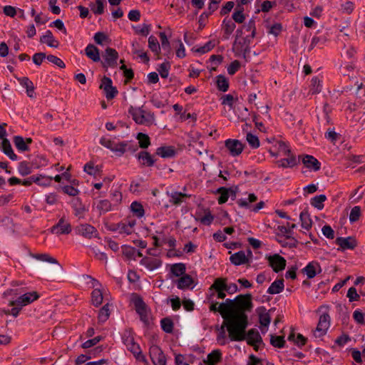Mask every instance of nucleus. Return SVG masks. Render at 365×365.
<instances>
[{"label":"nucleus","mask_w":365,"mask_h":365,"mask_svg":"<svg viewBox=\"0 0 365 365\" xmlns=\"http://www.w3.org/2000/svg\"><path fill=\"white\" fill-rule=\"evenodd\" d=\"M162 329L166 333H171L173 330V322L169 318H163L160 321Z\"/></svg>","instance_id":"obj_56"},{"label":"nucleus","mask_w":365,"mask_h":365,"mask_svg":"<svg viewBox=\"0 0 365 365\" xmlns=\"http://www.w3.org/2000/svg\"><path fill=\"white\" fill-rule=\"evenodd\" d=\"M239 290L237 285L235 283L229 282L227 278L217 277L215 279L207 293V299L210 303V310L214 312H219L227 327V319L230 317L229 309L222 307L223 302L219 304L216 299H223L226 297V293L233 294Z\"/></svg>","instance_id":"obj_2"},{"label":"nucleus","mask_w":365,"mask_h":365,"mask_svg":"<svg viewBox=\"0 0 365 365\" xmlns=\"http://www.w3.org/2000/svg\"><path fill=\"white\" fill-rule=\"evenodd\" d=\"M40 42L46 43L48 46L51 48H57L59 45L58 41L54 38L50 30L46 31L44 34L40 38Z\"/></svg>","instance_id":"obj_31"},{"label":"nucleus","mask_w":365,"mask_h":365,"mask_svg":"<svg viewBox=\"0 0 365 365\" xmlns=\"http://www.w3.org/2000/svg\"><path fill=\"white\" fill-rule=\"evenodd\" d=\"M51 232L57 235L68 234L71 232V226L64 217H62L59 220L58 222L52 227Z\"/></svg>","instance_id":"obj_21"},{"label":"nucleus","mask_w":365,"mask_h":365,"mask_svg":"<svg viewBox=\"0 0 365 365\" xmlns=\"http://www.w3.org/2000/svg\"><path fill=\"white\" fill-rule=\"evenodd\" d=\"M1 150L11 160H17L18 157L14 153L11 145L8 139H3L0 145Z\"/></svg>","instance_id":"obj_32"},{"label":"nucleus","mask_w":365,"mask_h":365,"mask_svg":"<svg viewBox=\"0 0 365 365\" xmlns=\"http://www.w3.org/2000/svg\"><path fill=\"white\" fill-rule=\"evenodd\" d=\"M336 242L343 250H353L356 246V242L355 239L351 237H338L336 240Z\"/></svg>","instance_id":"obj_29"},{"label":"nucleus","mask_w":365,"mask_h":365,"mask_svg":"<svg viewBox=\"0 0 365 365\" xmlns=\"http://www.w3.org/2000/svg\"><path fill=\"white\" fill-rule=\"evenodd\" d=\"M222 360V352L215 349L207 354V358L200 365H217Z\"/></svg>","instance_id":"obj_25"},{"label":"nucleus","mask_w":365,"mask_h":365,"mask_svg":"<svg viewBox=\"0 0 365 365\" xmlns=\"http://www.w3.org/2000/svg\"><path fill=\"white\" fill-rule=\"evenodd\" d=\"M186 267L185 264L183 263H175L173 264L170 267V272L175 277H182L185 272Z\"/></svg>","instance_id":"obj_44"},{"label":"nucleus","mask_w":365,"mask_h":365,"mask_svg":"<svg viewBox=\"0 0 365 365\" xmlns=\"http://www.w3.org/2000/svg\"><path fill=\"white\" fill-rule=\"evenodd\" d=\"M217 88L222 92H226L229 88L228 79L223 75H218L215 81Z\"/></svg>","instance_id":"obj_42"},{"label":"nucleus","mask_w":365,"mask_h":365,"mask_svg":"<svg viewBox=\"0 0 365 365\" xmlns=\"http://www.w3.org/2000/svg\"><path fill=\"white\" fill-rule=\"evenodd\" d=\"M284 284L282 279L274 281L267 289V293L269 294H277L282 292L284 289Z\"/></svg>","instance_id":"obj_36"},{"label":"nucleus","mask_w":365,"mask_h":365,"mask_svg":"<svg viewBox=\"0 0 365 365\" xmlns=\"http://www.w3.org/2000/svg\"><path fill=\"white\" fill-rule=\"evenodd\" d=\"M148 47L156 55L160 52V46L156 37L150 36L148 38Z\"/></svg>","instance_id":"obj_50"},{"label":"nucleus","mask_w":365,"mask_h":365,"mask_svg":"<svg viewBox=\"0 0 365 365\" xmlns=\"http://www.w3.org/2000/svg\"><path fill=\"white\" fill-rule=\"evenodd\" d=\"M110 316L109 304L107 303L105 304L99 311L98 313V321L101 323L105 322Z\"/></svg>","instance_id":"obj_52"},{"label":"nucleus","mask_w":365,"mask_h":365,"mask_svg":"<svg viewBox=\"0 0 365 365\" xmlns=\"http://www.w3.org/2000/svg\"><path fill=\"white\" fill-rule=\"evenodd\" d=\"M140 264L149 271H153L162 266V261L158 257H144L140 261Z\"/></svg>","instance_id":"obj_16"},{"label":"nucleus","mask_w":365,"mask_h":365,"mask_svg":"<svg viewBox=\"0 0 365 365\" xmlns=\"http://www.w3.org/2000/svg\"><path fill=\"white\" fill-rule=\"evenodd\" d=\"M111 203L108 200H101L97 202L96 209L100 215L105 214L111 210Z\"/></svg>","instance_id":"obj_40"},{"label":"nucleus","mask_w":365,"mask_h":365,"mask_svg":"<svg viewBox=\"0 0 365 365\" xmlns=\"http://www.w3.org/2000/svg\"><path fill=\"white\" fill-rule=\"evenodd\" d=\"M131 52L133 55H136L145 63L149 61V57L148 56L147 53L144 51L143 45L140 43L139 41H133L131 43Z\"/></svg>","instance_id":"obj_19"},{"label":"nucleus","mask_w":365,"mask_h":365,"mask_svg":"<svg viewBox=\"0 0 365 365\" xmlns=\"http://www.w3.org/2000/svg\"><path fill=\"white\" fill-rule=\"evenodd\" d=\"M246 140L249 145L252 148H257L259 147L260 143L258 137L251 133H247Z\"/></svg>","instance_id":"obj_54"},{"label":"nucleus","mask_w":365,"mask_h":365,"mask_svg":"<svg viewBox=\"0 0 365 365\" xmlns=\"http://www.w3.org/2000/svg\"><path fill=\"white\" fill-rule=\"evenodd\" d=\"M222 29L224 32L223 38L228 39L236 28L235 23L231 19L225 18L222 22Z\"/></svg>","instance_id":"obj_30"},{"label":"nucleus","mask_w":365,"mask_h":365,"mask_svg":"<svg viewBox=\"0 0 365 365\" xmlns=\"http://www.w3.org/2000/svg\"><path fill=\"white\" fill-rule=\"evenodd\" d=\"M245 30L247 32H250V35H247L245 37V42H247L250 43V40L253 38L255 36L256 34V29H255V21L253 19H250L248 23L245 24L242 26V29H238L236 31V38H240L241 35L242 34V31Z\"/></svg>","instance_id":"obj_15"},{"label":"nucleus","mask_w":365,"mask_h":365,"mask_svg":"<svg viewBox=\"0 0 365 365\" xmlns=\"http://www.w3.org/2000/svg\"><path fill=\"white\" fill-rule=\"evenodd\" d=\"M225 147L232 156H238L244 149L243 144L236 139H227L225 140Z\"/></svg>","instance_id":"obj_13"},{"label":"nucleus","mask_w":365,"mask_h":365,"mask_svg":"<svg viewBox=\"0 0 365 365\" xmlns=\"http://www.w3.org/2000/svg\"><path fill=\"white\" fill-rule=\"evenodd\" d=\"M229 309L230 317L227 319L228 328L230 327L232 334L235 331H242L245 326L248 325L247 316L245 311L250 310L252 307L251 294L238 295L234 299H227L222 304ZM236 331V334H240Z\"/></svg>","instance_id":"obj_1"},{"label":"nucleus","mask_w":365,"mask_h":365,"mask_svg":"<svg viewBox=\"0 0 365 365\" xmlns=\"http://www.w3.org/2000/svg\"><path fill=\"white\" fill-rule=\"evenodd\" d=\"M151 30V25L148 24H143L135 28V31L138 34L147 36Z\"/></svg>","instance_id":"obj_64"},{"label":"nucleus","mask_w":365,"mask_h":365,"mask_svg":"<svg viewBox=\"0 0 365 365\" xmlns=\"http://www.w3.org/2000/svg\"><path fill=\"white\" fill-rule=\"evenodd\" d=\"M167 195L169 197L170 203L175 206L180 205L187 198L190 197V195L186 193L178 191H172L170 192H168Z\"/></svg>","instance_id":"obj_20"},{"label":"nucleus","mask_w":365,"mask_h":365,"mask_svg":"<svg viewBox=\"0 0 365 365\" xmlns=\"http://www.w3.org/2000/svg\"><path fill=\"white\" fill-rule=\"evenodd\" d=\"M85 53L94 62L100 61V53L98 48L93 44H88L85 48Z\"/></svg>","instance_id":"obj_34"},{"label":"nucleus","mask_w":365,"mask_h":365,"mask_svg":"<svg viewBox=\"0 0 365 365\" xmlns=\"http://www.w3.org/2000/svg\"><path fill=\"white\" fill-rule=\"evenodd\" d=\"M138 159L140 163L144 166L151 167L155 163V160L151 155L146 151H141L138 154Z\"/></svg>","instance_id":"obj_37"},{"label":"nucleus","mask_w":365,"mask_h":365,"mask_svg":"<svg viewBox=\"0 0 365 365\" xmlns=\"http://www.w3.org/2000/svg\"><path fill=\"white\" fill-rule=\"evenodd\" d=\"M279 150L280 153L287 156V158L281 159L277 162L279 168H293L297 164L296 158L290 154V150L284 143H279Z\"/></svg>","instance_id":"obj_7"},{"label":"nucleus","mask_w":365,"mask_h":365,"mask_svg":"<svg viewBox=\"0 0 365 365\" xmlns=\"http://www.w3.org/2000/svg\"><path fill=\"white\" fill-rule=\"evenodd\" d=\"M322 90V81L317 76H314L312 78L310 85V93L312 94H317L321 92Z\"/></svg>","instance_id":"obj_48"},{"label":"nucleus","mask_w":365,"mask_h":365,"mask_svg":"<svg viewBox=\"0 0 365 365\" xmlns=\"http://www.w3.org/2000/svg\"><path fill=\"white\" fill-rule=\"evenodd\" d=\"M33 257H34L37 260H40L42 262H49L51 264H57L58 263L57 260L55 258L52 257L51 256H50L48 254H46V253L34 255Z\"/></svg>","instance_id":"obj_58"},{"label":"nucleus","mask_w":365,"mask_h":365,"mask_svg":"<svg viewBox=\"0 0 365 365\" xmlns=\"http://www.w3.org/2000/svg\"><path fill=\"white\" fill-rule=\"evenodd\" d=\"M330 326V317L328 314L320 316L317 327L314 332L316 337H320L326 334Z\"/></svg>","instance_id":"obj_12"},{"label":"nucleus","mask_w":365,"mask_h":365,"mask_svg":"<svg viewBox=\"0 0 365 365\" xmlns=\"http://www.w3.org/2000/svg\"><path fill=\"white\" fill-rule=\"evenodd\" d=\"M297 227L296 224L287 223V226H278L277 230L280 232L282 236H285L286 239L294 238L292 235L293 234V230Z\"/></svg>","instance_id":"obj_38"},{"label":"nucleus","mask_w":365,"mask_h":365,"mask_svg":"<svg viewBox=\"0 0 365 365\" xmlns=\"http://www.w3.org/2000/svg\"><path fill=\"white\" fill-rule=\"evenodd\" d=\"M177 287L180 289H192L195 283L192 277L184 274L176 281Z\"/></svg>","instance_id":"obj_22"},{"label":"nucleus","mask_w":365,"mask_h":365,"mask_svg":"<svg viewBox=\"0 0 365 365\" xmlns=\"http://www.w3.org/2000/svg\"><path fill=\"white\" fill-rule=\"evenodd\" d=\"M86 277L88 279H91L92 280V286L93 287H96L93 289V291L91 293V301H92V304L94 306L98 307L102 304L103 299L102 291L99 288L97 287L98 285H101V284L98 282V281H97L94 278L91 277V276L87 275Z\"/></svg>","instance_id":"obj_14"},{"label":"nucleus","mask_w":365,"mask_h":365,"mask_svg":"<svg viewBox=\"0 0 365 365\" xmlns=\"http://www.w3.org/2000/svg\"><path fill=\"white\" fill-rule=\"evenodd\" d=\"M270 344L274 347L283 348L285 344L284 336L271 335Z\"/></svg>","instance_id":"obj_55"},{"label":"nucleus","mask_w":365,"mask_h":365,"mask_svg":"<svg viewBox=\"0 0 365 365\" xmlns=\"http://www.w3.org/2000/svg\"><path fill=\"white\" fill-rule=\"evenodd\" d=\"M83 170L87 174L94 177L100 175L101 173V167L98 165H95V164L91 161L87 163L84 165Z\"/></svg>","instance_id":"obj_41"},{"label":"nucleus","mask_w":365,"mask_h":365,"mask_svg":"<svg viewBox=\"0 0 365 365\" xmlns=\"http://www.w3.org/2000/svg\"><path fill=\"white\" fill-rule=\"evenodd\" d=\"M128 113L132 116L133 120L138 124L149 125L155 120L154 115L143 110V107L130 106Z\"/></svg>","instance_id":"obj_5"},{"label":"nucleus","mask_w":365,"mask_h":365,"mask_svg":"<svg viewBox=\"0 0 365 365\" xmlns=\"http://www.w3.org/2000/svg\"><path fill=\"white\" fill-rule=\"evenodd\" d=\"M269 265L272 267L275 272H278L284 269L286 266V260L282 256L275 254L268 257Z\"/></svg>","instance_id":"obj_18"},{"label":"nucleus","mask_w":365,"mask_h":365,"mask_svg":"<svg viewBox=\"0 0 365 365\" xmlns=\"http://www.w3.org/2000/svg\"><path fill=\"white\" fill-rule=\"evenodd\" d=\"M149 353L154 365H166L165 355L158 346L152 345L150 347Z\"/></svg>","instance_id":"obj_11"},{"label":"nucleus","mask_w":365,"mask_h":365,"mask_svg":"<svg viewBox=\"0 0 365 365\" xmlns=\"http://www.w3.org/2000/svg\"><path fill=\"white\" fill-rule=\"evenodd\" d=\"M122 340L127 349L133 354L135 357L144 363H147V359L142 354L140 346L134 341L133 333L130 330H125L122 335Z\"/></svg>","instance_id":"obj_6"},{"label":"nucleus","mask_w":365,"mask_h":365,"mask_svg":"<svg viewBox=\"0 0 365 365\" xmlns=\"http://www.w3.org/2000/svg\"><path fill=\"white\" fill-rule=\"evenodd\" d=\"M230 260L233 264L237 266L244 264L248 262V259L243 251H239L232 255Z\"/></svg>","instance_id":"obj_35"},{"label":"nucleus","mask_w":365,"mask_h":365,"mask_svg":"<svg viewBox=\"0 0 365 365\" xmlns=\"http://www.w3.org/2000/svg\"><path fill=\"white\" fill-rule=\"evenodd\" d=\"M288 340L293 341L298 346H302L305 344L307 339L301 334H298L297 336L294 332L288 336Z\"/></svg>","instance_id":"obj_49"},{"label":"nucleus","mask_w":365,"mask_h":365,"mask_svg":"<svg viewBox=\"0 0 365 365\" xmlns=\"http://www.w3.org/2000/svg\"><path fill=\"white\" fill-rule=\"evenodd\" d=\"M91 11L95 14H102L104 12V4L103 0H96L95 4L91 5Z\"/></svg>","instance_id":"obj_59"},{"label":"nucleus","mask_w":365,"mask_h":365,"mask_svg":"<svg viewBox=\"0 0 365 365\" xmlns=\"http://www.w3.org/2000/svg\"><path fill=\"white\" fill-rule=\"evenodd\" d=\"M40 177H35V175H32L29 178L24 180L21 183L24 186H30L33 182L36 183L38 185L47 187L49 186V180L46 179L45 182H40Z\"/></svg>","instance_id":"obj_43"},{"label":"nucleus","mask_w":365,"mask_h":365,"mask_svg":"<svg viewBox=\"0 0 365 365\" xmlns=\"http://www.w3.org/2000/svg\"><path fill=\"white\" fill-rule=\"evenodd\" d=\"M257 200V197L254 193H250L247 197L239 199L237 203L240 207L252 211L253 206L251 205V203L255 202Z\"/></svg>","instance_id":"obj_33"},{"label":"nucleus","mask_w":365,"mask_h":365,"mask_svg":"<svg viewBox=\"0 0 365 365\" xmlns=\"http://www.w3.org/2000/svg\"><path fill=\"white\" fill-rule=\"evenodd\" d=\"M18 171L21 175L26 176L31 173V168L28 163L24 161L19 163Z\"/></svg>","instance_id":"obj_63"},{"label":"nucleus","mask_w":365,"mask_h":365,"mask_svg":"<svg viewBox=\"0 0 365 365\" xmlns=\"http://www.w3.org/2000/svg\"><path fill=\"white\" fill-rule=\"evenodd\" d=\"M75 232L85 238L91 239L97 237L98 235V230L91 225L81 224L75 228Z\"/></svg>","instance_id":"obj_10"},{"label":"nucleus","mask_w":365,"mask_h":365,"mask_svg":"<svg viewBox=\"0 0 365 365\" xmlns=\"http://www.w3.org/2000/svg\"><path fill=\"white\" fill-rule=\"evenodd\" d=\"M170 68V64L168 62H165L159 66L158 71L163 78H166L169 75Z\"/></svg>","instance_id":"obj_60"},{"label":"nucleus","mask_w":365,"mask_h":365,"mask_svg":"<svg viewBox=\"0 0 365 365\" xmlns=\"http://www.w3.org/2000/svg\"><path fill=\"white\" fill-rule=\"evenodd\" d=\"M130 210L133 214L138 218H141L145 215V211L141 203L134 201L130 205Z\"/></svg>","instance_id":"obj_45"},{"label":"nucleus","mask_w":365,"mask_h":365,"mask_svg":"<svg viewBox=\"0 0 365 365\" xmlns=\"http://www.w3.org/2000/svg\"><path fill=\"white\" fill-rule=\"evenodd\" d=\"M139 146L142 148H147L150 145V138L147 134L139 133L137 135Z\"/></svg>","instance_id":"obj_53"},{"label":"nucleus","mask_w":365,"mask_h":365,"mask_svg":"<svg viewBox=\"0 0 365 365\" xmlns=\"http://www.w3.org/2000/svg\"><path fill=\"white\" fill-rule=\"evenodd\" d=\"M361 216V208L359 206H354L350 212L349 214V221L350 222H356Z\"/></svg>","instance_id":"obj_61"},{"label":"nucleus","mask_w":365,"mask_h":365,"mask_svg":"<svg viewBox=\"0 0 365 365\" xmlns=\"http://www.w3.org/2000/svg\"><path fill=\"white\" fill-rule=\"evenodd\" d=\"M32 140L30 138L24 139L20 135L14 137V143L16 149L20 152H25L29 150V145L31 143Z\"/></svg>","instance_id":"obj_27"},{"label":"nucleus","mask_w":365,"mask_h":365,"mask_svg":"<svg viewBox=\"0 0 365 365\" xmlns=\"http://www.w3.org/2000/svg\"><path fill=\"white\" fill-rule=\"evenodd\" d=\"M302 227L305 230H309L312 227V220L307 212L303 211L299 215Z\"/></svg>","instance_id":"obj_51"},{"label":"nucleus","mask_w":365,"mask_h":365,"mask_svg":"<svg viewBox=\"0 0 365 365\" xmlns=\"http://www.w3.org/2000/svg\"><path fill=\"white\" fill-rule=\"evenodd\" d=\"M19 84L26 89L27 96L31 98H35V87L33 82L28 77H18L16 78Z\"/></svg>","instance_id":"obj_23"},{"label":"nucleus","mask_w":365,"mask_h":365,"mask_svg":"<svg viewBox=\"0 0 365 365\" xmlns=\"http://www.w3.org/2000/svg\"><path fill=\"white\" fill-rule=\"evenodd\" d=\"M159 36L161 41V46L164 51H166L168 53H170V45L168 38L164 32H160Z\"/></svg>","instance_id":"obj_62"},{"label":"nucleus","mask_w":365,"mask_h":365,"mask_svg":"<svg viewBox=\"0 0 365 365\" xmlns=\"http://www.w3.org/2000/svg\"><path fill=\"white\" fill-rule=\"evenodd\" d=\"M302 271L309 279H312L318 273H320L322 269L318 262H311L304 268H303Z\"/></svg>","instance_id":"obj_28"},{"label":"nucleus","mask_w":365,"mask_h":365,"mask_svg":"<svg viewBox=\"0 0 365 365\" xmlns=\"http://www.w3.org/2000/svg\"><path fill=\"white\" fill-rule=\"evenodd\" d=\"M103 58H104L103 66L114 67L117 65L118 53L114 48H107L105 51V54L103 56Z\"/></svg>","instance_id":"obj_17"},{"label":"nucleus","mask_w":365,"mask_h":365,"mask_svg":"<svg viewBox=\"0 0 365 365\" xmlns=\"http://www.w3.org/2000/svg\"><path fill=\"white\" fill-rule=\"evenodd\" d=\"M156 154L161 158H168L173 157L175 151L171 146H161L157 148Z\"/></svg>","instance_id":"obj_39"},{"label":"nucleus","mask_w":365,"mask_h":365,"mask_svg":"<svg viewBox=\"0 0 365 365\" xmlns=\"http://www.w3.org/2000/svg\"><path fill=\"white\" fill-rule=\"evenodd\" d=\"M302 161L306 168L313 171H318L320 170V162L312 155H304L302 157Z\"/></svg>","instance_id":"obj_26"},{"label":"nucleus","mask_w":365,"mask_h":365,"mask_svg":"<svg viewBox=\"0 0 365 365\" xmlns=\"http://www.w3.org/2000/svg\"><path fill=\"white\" fill-rule=\"evenodd\" d=\"M217 192L220 194L217 199L218 203L220 205L225 203L230 197L229 190L225 187H220Z\"/></svg>","instance_id":"obj_57"},{"label":"nucleus","mask_w":365,"mask_h":365,"mask_svg":"<svg viewBox=\"0 0 365 365\" xmlns=\"http://www.w3.org/2000/svg\"><path fill=\"white\" fill-rule=\"evenodd\" d=\"M135 225V220H128L127 222H120L117 226L118 230V234L126 236L132 234L134 230V226Z\"/></svg>","instance_id":"obj_24"},{"label":"nucleus","mask_w":365,"mask_h":365,"mask_svg":"<svg viewBox=\"0 0 365 365\" xmlns=\"http://www.w3.org/2000/svg\"><path fill=\"white\" fill-rule=\"evenodd\" d=\"M326 200L327 197L325 195H316L311 199V205L318 210H322L324 207V202Z\"/></svg>","instance_id":"obj_47"},{"label":"nucleus","mask_w":365,"mask_h":365,"mask_svg":"<svg viewBox=\"0 0 365 365\" xmlns=\"http://www.w3.org/2000/svg\"><path fill=\"white\" fill-rule=\"evenodd\" d=\"M134 305L136 312L140 316V320L145 324H148L150 322V314L148 308L140 297L136 298L134 300Z\"/></svg>","instance_id":"obj_9"},{"label":"nucleus","mask_w":365,"mask_h":365,"mask_svg":"<svg viewBox=\"0 0 365 365\" xmlns=\"http://www.w3.org/2000/svg\"><path fill=\"white\" fill-rule=\"evenodd\" d=\"M243 11L244 9L241 7L240 5H238L232 16V20L235 23L242 24L245 21V16L243 13Z\"/></svg>","instance_id":"obj_46"},{"label":"nucleus","mask_w":365,"mask_h":365,"mask_svg":"<svg viewBox=\"0 0 365 365\" xmlns=\"http://www.w3.org/2000/svg\"><path fill=\"white\" fill-rule=\"evenodd\" d=\"M40 297L39 294L37 292L32 291L29 292L21 294L15 300L9 302V305H18L22 308L26 305H29L37 300Z\"/></svg>","instance_id":"obj_8"},{"label":"nucleus","mask_w":365,"mask_h":365,"mask_svg":"<svg viewBox=\"0 0 365 365\" xmlns=\"http://www.w3.org/2000/svg\"><path fill=\"white\" fill-rule=\"evenodd\" d=\"M99 143L101 145L110 150L118 156H122L128 150L135 152L138 148L137 145L130 141L120 142L115 138H111L108 136L102 137Z\"/></svg>","instance_id":"obj_4"},{"label":"nucleus","mask_w":365,"mask_h":365,"mask_svg":"<svg viewBox=\"0 0 365 365\" xmlns=\"http://www.w3.org/2000/svg\"><path fill=\"white\" fill-rule=\"evenodd\" d=\"M247 326H245L243 328L242 331L239 332L240 334H236V329H234V334H232L230 327L228 328V334L231 341H240L246 340L247 343L253 346L255 351H257L260 346L264 345L262 336H260L259 331L255 329H251L247 332H246V328ZM237 331H238L237 330Z\"/></svg>","instance_id":"obj_3"}]
</instances>
